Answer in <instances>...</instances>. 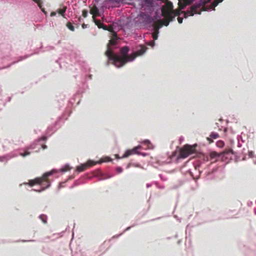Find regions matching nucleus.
<instances>
[{"label": "nucleus", "instance_id": "nucleus-1", "mask_svg": "<svg viewBox=\"0 0 256 256\" xmlns=\"http://www.w3.org/2000/svg\"><path fill=\"white\" fill-rule=\"evenodd\" d=\"M115 47L116 46L114 44L108 46V49L105 52L108 59L107 65H108V62L110 61L115 66L120 68L128 62L134 61L136 57V55H134L130 58L126 57L130 51L128 46L123 47L120 52H116L114 50Z\"/></svg>", "mask_w": 256, "mask_h": 256}, {"label": "nucleus", "instance_id": "nucleus-2", "mask_svg": "<svg viewBox=\"0 0 256 256\" xmlns=\"http://www.w3.org/2000/svg\"><path fill=\"white\" fill-rule=\"evenodd\" d=\"M140 5L142 8H144V12L140 11L137 20L139 24H144V28H148L155 20L161 18L162 15L158 10L156 11L154 16H152L154 11V0H146Z\"/></svg>", "mask_w": 256, "mask_h": 256}, {"label": "nucleus", "instance_id": "nucleus-3", "mask_svg": "<svg viewBox=\"0 0 256 256\" xmlns=\"http://www.w3.org/2000/svg\"><path fill=\"white\" fill-rule=\"evenodd\" d=\"M138 15L134 19L129 18H124L117 22L118 26L120 30L125 31L126 30H130L134 27L136 28H144V24H139L137 20Z\"/></svg>", "mask_w": 256, "mask_h": 256}, {"label": "nucleus", "instance_id": "nucleus-4", "mask_svg": "<svg viewBox=\"0 0 256 256\" xmlns=\"http://www.w3.org/2000/svg\"><path fill=\"white\" fill-rule=\"evenodd\" d=\"M34 145V144H32L29 147L24 150H15L8 154L0 156V162H7L11 158L17 157L18 156L26 157L30 155V152L28 151V150H32L35 148Z\"/></svg>", "mask_w": 256, "mask_h": 256}, {"label": "nucleus", "instance_id": "nucleus-5", "mask_svg": "<svg viewBox=\"0 0 256 256\" xmlns=\"http://www.w3.org/2000/svg\"><path fill=\"white\" fill-rule=\"evenodd\" d=\"M104 159L105 160H104L103 158H102L100 160L96 162L89 160L87 161L86 163L82 164L80 166H76V170L77 172L78 173L84 171L86 168L95 165L97 164H100L103 162H108L113 161V160L108 156L105 157Z\"/></svg>", "mask_w": 256, "mask_h": 256}, {"label": "nucleus", "instance_id": "nucleus-6", "mask_svg": "<svg viewBox=\"0 0 256 256\" xmlns=\"http://www.w3.org/2000/svg\"><path fill=\"white\" fill-rule=\"evenodd\" d=\"M192 164H194V170L196 173V175H194V172H192L190 169L189 168L186 170V166L182 168L181 170L182 172L189 173L193 179L197 180L199 178L200 174L201 173V171L199 170V168L202 166V162L199 160H198L195 162H192Z\"/></svg>", "mask_w": 256, "mask_h": 256}, {"label": "nucleus", "instance_id": "nucleus-7", "mask_svg": "<svg viewBox=\"0 0 256 256\" xmlns=\"http://www.w3.org/2000/svg\"><path fill=\"white\" fill-rule=\"evenodd\" d=\"M205 2V0H200L199 2H196L192 7L188 9L184 14V18H186L188 16H193L195 14H200V12H198L197 9Z\"/></svg>", "mask_w": 256, "mask_h": 256}, {"label": "nucleus", "instance_id": "nucleus-8", "mask_svg": "<svg viewBox=\"0 0 256 256\" xmlns=\"http://www.w3.org/2000/svg\"><path fill=\"white\" fill-rule=\"evenodd\" d=\"M194 148L190 145L186 144L184 146V150L178 154V159H184L194 153Z\"/></svg>", "mask_w": 256, "mask_h": 256}, {"label": "nucleus", "instance_id": "nucleus-9", "mask_svg": "<svg viewBox=\"0 0 256 256\" xmlns=\"http://www.w3.org/2000/svg\"><path fill=\"white\" fill-rule=\"evenodd\" d=\"M66 168H68V169L70 170L72 168L68 164H66L64 166H62L58 170H56L55 168H54V169L52 170H50L49 172H44L42 174V177H41L40 178H42V182H43L44 181V180H45V179L46 178H47L48 177L52 175L54 173H55L56 172H66L67 170H66Z\"/></svg>", "mask_w": 256, "mask_h": 256}, {"label": "nucleus", "instance_id": "nucleus-10", "mask_svg": "<svg viewBox=\"0 0 256 256\" xmlns=\"http://www.w3.org/2000/svg\"><path fill=\"white\" fill-rule=\"evenodd\" d=\"M147 48L142 44H138L136 46L134 49V54L137 56H142L146 51Z\"/></svg>", "mask_w": 256, "mask_h": 256}, {"label": "nucleus", "instance_id": "nucleus-11", "mask_svg": "<svg viewBox=\"0 0 256 256\" xmlns=\"http://www.w3.org/2000/svg\"><path fill=\"white\" fill-rule=\"evenodd\" d=\"M42 178H36L34 180H30L28 182H24L23 184L29 185L30 186H34L36 184H42Z\"/></svg>", "mask_w": 256, "mask_h": 256}, {"label": "nucleus", "instance_id": "nucleus-12", "mask_svg": "<svg viewBox=\"0 0 256 256\" xmlns=\"http://www.w3.org/2000/svg\"><path fill=\"white\" fill-rule=\"evenodd\" d=\"M58 121L57 120L55 122L54 125L50 126L48 128L46 134L47 135H48V136H50L58 128H56V126L58 124Z\"/></svg>", "mask_w": 256, "mask_h": 256}, {"label": "nucleus", "instance_id": "nucleus-13", "mask_svg": "<svg viewBox=\"0 0 256 256\" xmlns=\"http://www.w3.org/2000/svg\"><path fill=\"white\" fill-rule=\"evenodd\" d=\"M142 144H145L148 146V148L149 150H153L154 148V146L151 143L150 141L149 140L146 139L142 140L141 142Z\"/></svg>", "mask_w": 256, "mask_h": 256}, {"label": "nucleus", "instance_id": "nucleus-14", "mask_svg": "<svg viewBox=\"0 0 256 256\" xmlns=\"http://www.w3.org/2000/svg\"><path fill=\"white\" fill-rule=\"evenodd\" d=\"M223 0H219L218 2L216 1V2H213L212 3V6L208 8H206V10L212 11V10H214L215 7L216 6L219 4V3L222 2Z\"/></svg>", "mask_w": 256, "mask_h": 256}, {"label": "nucleus", "instance_id": "nucleus-15", "mask_svg": "<svg viewBox=\"0 0 256 256\" xmlns=\"http://www.w3.org/2000/svg\"><path fill=\"white\" fill-rule=\"evenodd\" d=\"M36 3L38 4V6L41 10L45 14H46V12L45 11L44 8H42V0H32Z\"/></svg>", "mask_w": 256, "mask_h": 256}, {"label": "nucleus", "instance_id": "nucleus-16", "mask_svg": "<svg viewBox=\"0 0 256 256\" xmlns=\"http://www.w3.org/2000/svg\"><path fill=\"white\" fill-rule=\"evenodd\" d=\"M47 182V184L46 186H44V187H42V188H40V189L39 190H36V189H34V188H32V191H36V192H42V191L45 190L46 189L48 188L50 185H51V183L49 182Z\"/></svg>", "mask_w": 256, "mask_h": 256}, {"label": "nucleus", "instance_id": "nucleus-17", "mask_svg": "<svg viewBox=\"0 0 256 256\" xmlns=\"http://www.w3.org/2000/svg\"><path fill=\"white\" fill-rule=\"evenodd\" d=\"M210 137L208 138V140L210 142L211 139H216L218 137V134L217 132H212L210 134Z\"/></svg>", "mask_w": 256, "mask_h": 256}, {"label": "nucleus", "instance_id": "nucleus-18", "mask_svg": "<svg viewBox=\"0 0 256 256\" xmlns=\"http://www.w3.org/2000/svg\"><path fill=\"white\" fill-rule=\"evenodd\" d=\"M132 154H133L132 152V150H127L125 152L124 154L122 156V158H127Z\"/></svg>", "mask_w": 256, "mask_h": 256}, {"label": "nucleus", "instance_id": "nucleus-19", "mask_svg": "<svg viewBox=\"0 0 256 256\" xmlns=\"http://www.w3.org/2000/svg\"><path fill=\"white\" fill-rule=\"evenodd\" d=\"M214 173L213 172H208L206 176V178L207 180H210L214 178Z\"/></svg>", "mask_w": 256, "mask_h": 256}, {"label": "nucleus", "instance_id": "nucleus-20", "mask_svg": "<svg viewBox=\"0 0 256 256\" xmlns=\"http://www.w3.org/2000/svg\"><path fill=\"white\" fill-rule=\"evenodd\" d=\"M39 218L44 224H46L47 222L48 217L46 214H40Z\"/></svg>", "mask_w": 256, "mask_h": 256}, {"label": "nucleus", "instance_id": "nucleus-21", "mask_svg": "<svg viewBox=\"0 0 256 256\" xmlns=\"http://www.w3.org/2000/svg\"><path fill=\"white\" fill-rule=\"evenodd\" d=\"M54 46H46L45 48H43V50H42V52H48V51L54 50Z\"/></svg>", "mask_w": 256, "mask_h": 256}, {"label": "nucleus", "instance_id": "nucleus-22", "mask_svg": "<svg viewBox=\"0 0 256 256\" xmlns=\"http://www.w3.org/2000/svg\"><path fill=\"white\" fill-rule=\"evenodd\" d=\"M66 8H62V9H58L57 10V12L61 16H62L63 17L64 16V14L66 12Z\"/></svg>", "mask_w": 256, "mask_h": 256}, {"label": "nucleus", "instance_id": "nucleus-23", "mask_svg": "<svg viewBox=\"0 0 256 256\" xmlns=\"http://www.w3.org/2000/svg\"><path fill=\"white\" fill-rule=\"evenodd\" d=\"M224 153L226 154H234V152L232 148H228V149H225L224 150Z\"/></svg>", "mask_w": 256, "mask_h": 256}, {"label": "nucleus", "instance_id": "nucleus-24", "mask_svg": "<svg viewBox=\"0 0 256 256\" xmlns=\"http://www.w3.org/2000/svg\"><path fill=\"white\" fill-rule=\"evenodd\" d=\"M48 138V136H42L35 140L36 142H38L40 141H46Z\"/></svg>", "mask_w": 256, "mask_h": 256}, {"label": "nucleus", "instance_id": "nucleus-25", "mask_svg": "<svg viewBox=\"0 0 256 256\" xmlns=\"http://www.w3.org/2000/svg\"><path fill=\"white\" fill-rule=\"evenodd\" d=\"M158 34H159V29L158 28V30H156V32L153 34L152 35V38L154 40H156L158 38Z\"/></svg>", "mask_w": 256, "mask_h": 256}, {"label": "nucleus", "instance_id": "nucleus-26", "mask_svg": "<svg viewBox=\"0 0 256 256\" xmlns=\"http://www.w3.org/2000/svg\"><path fill=\"white\" fill-rule=\"evenodd\" d=\"M67 26L69 30L74 32V26L70 22L67 24Z\"/></svg>", "mask_w": 256, "mask_h": 256}, {"label": "nucleus", "instance_id": "nucleus-27", "mask_svg": "<svg viewBox=\"0 0 256 256\" xmlns=\"http://www.w3.org/2000/svg\"><path fill=\"white\" fill-rule=\"evenodd\" d=\"M224 144V142L222 140H219L216 142V146L219 148H222Z\"/></svg>", "mask_w": 256, "mask_h": 256}, {"label": "nucleus", "instance_id": "nucleus-28", "mask_svg": "<svg viewBox=\"0 0 256 256\" xmlns=\"http://www.w3.org/2000/svg\"><path fill=\"white\" fill-rule=\"evenodd\" d=\"M169 24H170V21L166 20V21H165V22H164V23H163V24H160V26H158V29L161 28L163 26H168Z\"/></svg>", "mask_w": 256, "mask_h": 256}, {"label": "nucleus", "instance_id": "nucleus-29", "mask_svg": "<svg viewBox=\"0 0 256 256\" xmlns=\"http://www.w3.org/2000/svg\"><path fill=\"white\" fill-rule=\"evenodd\" d=\"M242 139V136H238L237 140H238V146L240 148L242 146V144L240 142V140Z\"/></svg>", "mask_w": 256, "mask_h": 256}, {"label": "nucleus", "instance_id": "nucleus-30", "mask_svg": "<svg viewBox=\"0 0 256 256\" xmlns=\"http://www.w3.org/2000/svg\"><path fill=\"white\" fill-rule=\"evenodd\" d=\"M132 154H137V153H138L139 152L138 151V150L135 147H134L132 149H131Z\"/></svg>", "mask_w": 256, "mask_h": 256}, {"label": "nucleus", "instance_id": "nucleus-31", "mask_svg": "<svg viewBox=\"0 0 256 256\" xmlns=\"http://www.w3.org/2000/svg\"><path fill=\"white\" fill-rule=\"evenodd\" d=\"M30 56H28V55H26L24 56H20L18 58V60H23L24 59H26V58H28Z\"/></svg>", "mask_w": 256, "mask_h": 256}, {"label": "nucleus", "instance_id": "nucleus-32", "mask_svg": "<svg viewBox=\"0 0 256 256\" xmlns=\"http://www.w3.org/2000/svg\"><path fill=\"white\" fill-rule=\"evenodd\" d=\"M42 48H43L42 46H41L39 48H37V49L35 50L34 51V52L33 54H38L40 52V49Z\"/></svg>", "mask_w": 256, "mask_h": 256}, {"label": "nucleus", "instance_id": "nucleus-33", "mask_svg": "<svg viewBox=\"0 0 256 256\" xmlns=\"http://www.w3.org/2000/svg\"><path fill=\"white\" fill-rule=\"evenodd\" d=\"M218 156V154L216 152H211L210 153V156L211 158H215V157H216Z\"/></svg>", "mask_w": 256, "mask_h": 256}, {"label": "nucleus", "instance_id": "nucleus-34", "mask_svg": "<svg viewBox=\"0 0 256 256\" xmlns=\"http://www.w3.org/2000/svg\"><path fill=\"white\" fill-rule=\"evenodd\" d=\"M138 155L142 156H146L148 155V154L146 152H140L138 153H137Z\"/></svg>", "mask_w": 256, "mask_h": 256}, {"label": "nucleus", "instance_id": "nucleus-35", "mask_svg": "<svg viewBox=\"0 0 256 256\" xmlns=\"http://www.w3.org/2000/svg\"><path fill=\"white\" fill-rule=\"evenodd\" d=\"M116 172H118V173H120L122 172V167L120 166H118L116 168Z\"/></svg>", "mask_w": 256, "mask_h": 256}, {"label": "nucleus", "instance_id": "nucleus-36", "mask_svg": "<svg viewBox=\"0 0 256 256\" xmlns=\"http://www.w3.org/2000/svg\"><path fill=\"white\" fill-rule=\"evenodd\" d=\"M149 45L151 46L152 48H154L155 46V42L154 40L150 41V42Z\"/></svg>", "mask_w": 256, "mask_h": 256}, {"label": "nucleus", "instance_id": "nucleus-37", "mask_svg": "<svg viewBox=\"0 0 256 256\" xmlns=\"http://www.w3.org/2000/svg\"><path fill=\"white\" fill-rule=\"evenodd\" d=\"M254 153L252 151H249L248 152V156L250 158H252L254 156Z\"/></svg>", "mask_w": 256, "mask_h": 256}, {"label": "nucleus", "instance_id": "nucleus-38", "mask_svg": "<svg viewBox=\"0 0 256 256\" xmlns=\"http://www.w3.org/2000/svg\"><path fill=\"white\" fill-rule=\"evenodd\" d=\"M178 22L179 24H182V21H183V18H180V17H178Z\"/></svg>", "mask_w": 256, "mask_h": 256}, {"label": "nucleus", "instance_id": "nucleus-39", "mask_svg": "<svg viewBox=\"0 0 256 256\" xmlns=\"http://www.w3.org/2000/svg\"><path fill=\"white\" fill-rule=\"evenodd\" d=\"M122 232L121 234H117V235H115L112 238H119L120 236H122Z\"/></svg>", "mask_w": 256, "mask_h": 256}, {"label": "nucleus", "instance_id": "nucleus-40", "mask_svg": "<svg viewBox=\"0 0 256 256\" xmlns=\"http://www.w3.org/2000/svg\"><path fill=\"white\" fill-rule=\"evenodd\" d=\"M132 226H128V228H126L124 230V231L122 232V234H124L125 232L127 231V230H130L132 227Z\"/></svg>", "mask_w": 256, "mask_h": 256}, {"label": "nucleus", "instance_id": "nucleus-41", "mask_svg": "<svg viewBox=\"0 0 256 256\" xmlns=\"http://www.w3.org/2000/svg\"><path fill=\"white\" fill-rule=\"evenodd\" d=\"M184 140V138L182 136H181L179 138V141L180 143H182Z\"/></svg>", "mask_w": 256, "mask_h": 256}, {"label": "nucleus", "instance_id": "nucleus-42", "mask_svg": "<svg viewBox=\"0 0 256 256\" xmlns=\"http://www.w3.org/2000/svg\"><path fill=\"white\" fill-rule=\"evenodd\" d=\"M74 99L69 100L68 103L72 105L73 104V103L74 102Z\"/></svg>", "mask_w": 256, "mask_h": 256}, {"label": "nucleus", "instance_id": "nucleus-43", "mask_svg": "<svg viewBox=\"0 0 256 256\" xmlns=\"http://www.w3.org/2000/svg\"><path fill=\"white\" fill-rule=\"evenodd\" d=\"M82 14H83V16L86 18L87 16V15H88V13L86 12H85V11H83L82 12Z\"/></svg>", "mask_w": 256, "mask_h": 256}, {"label": "nucleus", "instance_id": "nucleus-44", "mask_svg": "<svg viewBox=\"0 0 256 256\" xmlns=\"http://www.w3.org/2000/svg\"><path fill=\"white\" fill-rule=\"evenodd\" d=\"M61 60V58H59V60H56V62L58 63L59 66H60V68H61V64H60V60Z\"/></svg>", "mask_w": 256, "mask_h": 256}, {"label": "nucleus", "instance_id": "nucleus-45", "mask_svg": "<svg viewBox=\"0 0 256 256\" xmlns=\"http://www.w3.org/2000/svg\"><path fill=\"white\" fill-rule=\"evenodd\" d=\"M41 146L44 150L46 149L47 148V146L46 144H42Z\"/></svg>", "mask_w": 256, "mask_h": 256}, {"label": "nucleus", "instance_id": "nucleus-46", "mask_svg": "<svg viewBox=\"0 0 256 256\" xmlns=\"http://www.w3.org/2000/svg\"><path fill=\"white\" fill-rule=\"evenodd\" d=\"M190 227V224H188L187 226H186V234H187V232L189 228Z\"/></svg>", "mask_w": 256, "mask_h": 256}, {"label": "nucleus", "instance_id": "nucleus-47", "mask_svg": "<svg viewBox=\"0 0 256 256\" xmlns=\"http://www.w3.org/2000/svg\"><path fill=\"white\" fill-rule=\"evenodd\" d=\"M56 15V12H52L51 14H50V16H54Z\"/></svg>", "mask_w": 256, "mask_h": 256}, {"label": "nucleus", "instance_id": "nucleus-48", "mask_svg": "<svg viewBox=\"0 0 256 256\" xmlns=\"http://www.w3.org/2000/svg\"><path fill=\"white\" fill-rule=\"evenodd\" d=\"M152 186V184H147L146 185V187L147 188H150L151 186Z\"/></svg>", "mask_w": 256, "mask_h": 256}, {"label": "nucleus", "instance_id": "nucleus-49", "mask_svg": "<svg viewBox=\"0 0 256 256\" xmlns=\"http://www.w3.org/2000/svg\"><path fill=\"white\" fill-rule=\"evenodd\" d=\"M116 158H117V159H120V158H122V157H120V156H119V155H118V154H116Z\"/></svg>", "mask_w": 256, "mask_h": 256}, {"label": "nucleus", "instance_id": "nucleus-50", "mask_svg": "<svg viewBox=\"0 0 256 256\" xmlns=\"http://www.w3.org/2000/svg\"><path fill=\"white\" fill-rule=\"evenodd\" d=\"M136 148L138 150L142 148V146L140 145H138L136 146Z\"/></svg>", "mask_w": 256, "mask_h": 256}, {"label": "nucleus", "instance_id": "nucleus-51", "mask_svg": "<svg viewBox=\"0 0 256 256\" xmlns=\"http://www.w3.org/2000/svg\"><path fill=\"white\" fill-rule=\"evenodd\" d=\"M112 2H120V0H111Z\"/></svg>", "mask_w": 256, "mask_h": 256}, {"label": "nucleus", "instance_id": "nucleus-52", "mask_svg": "<svg viewBox=\"0 0 256 256\" xmlns=\"http://www.w3.org/2000/svg\"><path fill=\"white\" fill-rule=\"evenodd\" d=\"M34 240H22V242H34Z\"/></svg>", "mask_w": 256, "mask_h": 256}, {"label": "nucleus", "instance_id": "nucleus-53", "mask_svg": "<svg viewBox=\"0 0 256 256\" xmlns=\"http://www.w3.org/2000/svg\"><path fill=\"white\" fill-rule=\"evenodd\" d=\"M100 0H94L96 4H98Z\"/></svg>", "mask_w": 256, "mask_h": 256}, {"label": "nucleus", "instance_id": "nucleus-54", "mask_svg": "<svg viewBox=\"0 0 256 256\" xmlns=\"http://www.w3.org/2000/svg\"><path fill=\"white\" fill-rule=\"evenodd\" d=\"M11 97H8V102H10L11 100Z\"/></svg>", "mask_w": 256, "mask_h": 256}, {"label": "nucleus", "instance_id": "nucleus-55", "mask_svg": "<svg viewBox=\"0 0 256 256\" xmlns=\"http://www.w3.org/2000/svg\"><path fill=\"white\" fill-rule=\"evenodd\" d=\"M88 78H90V79H92V74H89V75H88Z\"/></svg>", "mask_w": 256, "mask_h": 256}, {"label": "nucleus", "instance_id": "nucleus-56", "mask_svg": "<svg viewBox=\"0 0 256 256\" xmlns=\"http://www.w3.org/2000/svg\"><path fill=\"white\" fill-rule=\"evenodd\" d=\"M82 28H86V25H85V24H83V25L82 26Z\"/></svg>", "mask_w": 256, "mask_h": 256}, {"label": "nucleus", "instance_id": "nucleus-57", "mask_svg": "<svg viewBox=\"0 0 256 256\" xmlns=\"http://www.w3.org/2000/svg\"><path fill=\"white\" fill-rule=\"evenodd\" d=\"M60 42H61V40H59L58 41V44H60Z\"/></svg>", "mask_w": 256, "mask_h": 256}, {"label": "nucleus", "instance_id": "nucleus-58", "mask_svg": "<svg viewBox=\"0 0 256 256\" xmlns=\"http://www.w3.org/2000/svg\"><path fill=\"white\" fill-rule=\"evenodd\" d=\"M136 166L137 167H140V165L139 164H137Z\"/></svg>", "mask_w": 256, "mask_h": 256}, {"label": "nucleus", "instance_id": "nucleus-59", "mask_svg": "<svg viewBox=\"0 0 256 256\" xmlns=\"http://www.w3.org/2000/svg\"><path fill=\"white\" fill-rule=\"evenodd\" d=\"M254 213L256 215V209L254 210Z\"/></svg>", "mask_w": 256, "mask_h": 256}, {"label": "nucleus", "instance_id": "nucleus-60", "mask_svg": "<svg viewBox=\"0 0 256 256\" xmlns=\"http://www.w3.org/2000/svg\"><path fill=\"white\" fill-rule=\"evenodd\" d=\"M159 176H160V177L162 178V174H159Z\"/></svg>", "mask_w": 256, "mask_h": 256}, {"label": "nucleus", "instance_id": "nucleus-61", "mask_svg": "<svg viewBox=\"0 0 256 256\" xmlns=\"http://www.w3.org/2000/svg\"><path fill=\"white\" fill-rule=\"evenodd\" d=\"M74 178V176H70V178Z\"/></svg>", "mask_w": 256, "mask_h": 256}, {"label": "nucleus", "instance_id": "nucleus-62", "mask_svg": "<svg viewBox=\"0 0 256 256\" xmlns=\"http://www.w3.org/2000/svg\"><path fill=\"white\" fill-rule=\"evenodd\" d=\"M174 237H175L176 238L178 237V234H176V236H174Z\"/></svg>", "mask_w": 256, "mask_h": 256}, {"label": "nucleus", "instance_id": "nucleus-63", "mask_svg": "<svg viewBox=\"0 0 256 256\" xmlns=\"http://www.w3.org/2000/svg\"><path fill=\"white\" fill-rule=\"evenodd\" d=\"M226 130H227V128H224V132H226Z\"/></svg>", "mask_w": 256, "mask_h": 256}, {"label": "nucleus", "instance_id": "nucleus-64", "mask_svg": "<svg viewBox=\"0 0 256 256\" xmlns=\"http://www.w3.org/2000/svg\"><path fill=\"white\" fill-rule=\"evenodd\" d=\"M254 164H256V160L254 161Z\"/></svg>", "mask_w": 256, "mask_h": 256}]
</instances>
